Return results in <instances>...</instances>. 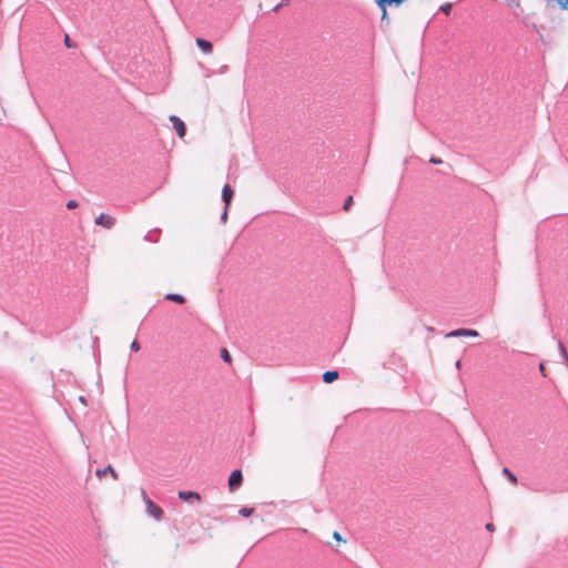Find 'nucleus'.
Instances as JSON below:
<instances>
[{
	"label": "nucleus",
	"mask_w": 568,
	"mask_h": 568,
	"mask_svg": "<svg viewBox=\"0 0 568 568\" xmlns=\"http://www.w3.org/2000/svg\"><path fill=\"white\" fill-rule=\"evenodd\" d=\"M227 212H229V206H225L224 211H223V213L221 215V222L222 223H226V221H227Z\"/></svg>",
	"instance_id": "aec40b11"
},
{
	"label": "nucleus",
	"mask_w": 568,
	"mask_h": 568,
	"mask_svg": "<svg viewBox=\"0 0 568 568\" xmlns=\"http://www.w3.org/2000/svg\"><path fill=\"white\" fill-rule=\"evenodd\" d=\"M486 529L489 530V531H493L494 530V525L493 524H487L486 525Z\"/></svg>",
	"instance_id": "393cba45"
},
{
	"label": "nucleus",
	"mask_w": 568,
	"mask_h": 568,
	"mask_svg": "<svg viewBox=\"0 0 568 568\" xmlns=\"http://www.w3.org/2000/svg\"><path fill=\"white\" fill-rule=\"evenodd\" d=\"M77 206H78V203H77L75 201H73V200H71V201H69V202L67 203V207H68L69 210L75 209Z\"/></svg>",
	"instance_id": "4be33fe9"
},
{
	"label": "nucleus",
	"mask_w": 568,
	"mask_h": 568,
	"mask_svg": "<svg viewBox=\"0 0 568 568\" xmlns=\"http://www.w3.org/2000/svg\"><path fill=\"white\" fill-rule=\"evenodd\" d=\"M221 356H222L224 362H226V363L231 362V355H230V353L225 348L222 349Z\"/></svg>",
	"instance_id": "dca6fc26"
},
{
	"label": "nucleus",
	"mask_w": 568,
	"mask_h": 568,
	"mask_svg": "<svg viewBox=\"0 0 568 568\" xmlns=\"http://www.w3.org/2000/svg\"><path fill=\"white\" fill-rule=\"evenodd\" d=\"M504 474L508 476L509 480L514 484L517 483V478L516 476L508 469V468H504Z\"/></svg>",
	"instance_id": "2eb2a0df"
},
{
	"label": "nucleus",
	"mask_w": 568,
	"mask_h": 568,
	"mask_svg": "<svg viewBox=\"0 0 568 568\" xmlns=\"http://www.w3.org/2000/svg\"><path fill=\"white\" fill-rule=\"evenodd\" d=\"M165 300H169V301H172V302H175L179 304H183L185 302L184 297L180 294H168V295H165Z\"/></svg>",
	"instance_id": "f8f14e48"
},
{
	"label": "nucleus",
	"mask_w": 568,
	"mask_h": 568,
	"mask_svg": "<svg viewBox=\"0 0 568 568\" xmlns=\"http://www.w3.org/2000/svg\"><path fill=\"white\" fill-rule=\"evenodd\" d=\"M457 336L476 337V336H478V332L475 329L459 328L456 331H452L450 333L447 334V337H457Z\"/></svg>",
	"instance_id": "423d86ee"
},
{
	"label": "nucleus",
	"mask_w": 568,
	"mask_h": 568,
	"mask_svg": "<svg viewBox=\"0 0 568 568\" xmlns=\"http://www.w3.org/2000/svg\"><path fill=\"white\" fill-rule=\"evenodd\" d=\"M65 44H67L68 47H71V44H70V40H69V37H68V36L65 37Z\"/></svg>",
	"instance_id": "cd10ccee"
},
{
	"label": "nucleus",
	"mask_w": 568,
	"mask_h": 568,
	"mask_svg": "<svg viewBox=\"0 0 568 568\" xmlns=\"http://www.w3.org/2000/svg\"><path fill=\"white\" fill-rule=\"evenodd\" d=\"M559 348H560V353H561L562 357L565 358V361H566V363L568 365V354H567L566 348L562 345V343L559 344Z\"/></svg>",
	"instance_id": "f3484780"
},
{
	"label": "nucleus",
	"mask_w": 568,
	"mask_h": 568,
	"mask_svg": "<svg viewBox=\"0 0 568 568\" xmlns=\"http://www.w3.org/2000/svg\"><path fill=\"white\" fill-rule=\"evenodd\" d=\"M406 0H375L377 7L382 10V20L388 21L387 7H399Z\"/></svg>",
	"instance_id": "f03ea898"
},
{
	"label": "nucleus",
	"mask_w": 568,
	"mask_h": 568,
	"mask_svg": "<svg viewBox=\"0 0 568 568\" xmlns=\"http://www.w3.org/2000/svg\"><path fill=\"white\" fill-rule=\"evenodd\" d=\"M179 498L184 500V501H200L201 497L195 491H190V490H181L179 491Z\"/></svg>",
	"instance_id": "0eeeda50"
},
{
	"label": "nucleus",
	"mask_w": 568,
	"mask_h": 568,
	"mask_svg": "<svg viewBox=\"0 0 568 568\" xmlns=\"http://www.w3.org/2000/svg\"><path fill=\"white\" fill-rule=\"evenodd\" d=\"M452 10V3H445L440 7V11L445 12V13H449Z\"/></svg>",
	"instance_id": "6ab92c4d"
},
{
	"label": "nucleus",
	"mask_w": 568,
	"mask_h": 568,
	"mask_svg": "<svg viewBox=\"0 0 568 568\" xmlns=\"http://www.w3.org/2000/svg\"><path fill=\"white\" fill-rule=\"evenodd\" d=\"M170 121H171L174 130L176 131L178 135L180 138H183L186 133V128H185L184 122L176 115H171Z\"/></svg>",
	"instance_id": "39448f33"
},
{
	"label": "nucleus",
	"mask_w": 568,
	"mask_h": 568,
	"mask_svg": "<svg viewBox=\"0 0 568 568\" xmlns=\"http://www.w3.org/2000/svg\"><path fill=\"white\" fill-rule=\"evenodd\" d=\"M333 537H334V539H336L338 541L342 540V537H341V535L337 531L334 532Z\"/></svg>",
	"instance_id": "b1692460"
},
{
	"label": "nucleus",
	"mask_w": 568,
	"mask_h": 568,
	"mask_svg": "<svg viewBox=\"0 0 568 568\" xmlns=\"http://www.w3.org/2000/svg\"><path fill=\"white\" fill-rule=\"evenodd\" d=\"M338 378V372L336 371H327L323 375V381L327 384L333 383Z\"/></svg>",
	"instance_id": "9d476101"
},
{
	"label": "nucleus",
	"mask_w": 568,
	"mask_h": 568,
	"mask_svg": "<svg viewBox=\"0 0 568 568\" xmlns=\"http://www.w3.org/2000/svg\"><path fill=\"white\" fill-rule=\"evenodd\" d=\"M159 231H151L145 235V240L150 242H158Z\"/></svg>",
	"instance_id": "ddd939ff"
},
{
	"label": "nucleus",
	"mask_w": 568,
	"mask_h": 568,
	"mask_svg": "<svg viewBox=\"0 0 568 568\" xmlns=\"http://www.w3.org/2000/svg\"><path fill=\"white\" fill-rule=\"evenodd\" d=\"M353 204V197L352 196H348L344 203V210L345 211H348L351 205Z\"/></svg>",
	"instance_id": "a211bd4d"
},
{
	"label": "nucleus",
	"mask_w": 568,
	"mask_h": 568,
	"mask_svg": "<svg viewBox=\"0 0 568 568\" xmlns=\"http://www.w3.org/2000/svg\"><path fill=\"white\" fill-rule=\"evenodd\" d=\"M455 366H456V368H457V369H459V368H460V366H462L460 361H457V362H456V364H455Z\"/></svg>",
	"instance_id": "bb28decb"
},
{
	"label": "nucleus",
	"mask_w": 568,
	"mask_h": 568,
	"mask_svg": "<svg viewBox=\"0 0 568 568\" xmlns=\"http://www.w3.org/2000/svg\"><path fill=\"white\" fill-rule=\"evenodd\" d=\"M539 371L541 372V374H545V365L542 363L539 364Z\"/></svg>",
	"instance_id": "a878e982"
},
{
	"label": "nucleus",
	"mask_w": 568,
	"mask_h": 568,
	"mask_svg": "<svg viewBox=\"0 0 568 568\" xmlns=\"http://www.w3.org/2000/svg\"><path fill=\"white\" fill-rule=\"evenodd\" d=\"M253 513V508L242 507L239 514L244 517H248Z\"/></svg>",
	"instance_id": "4468645a"
},
{
	"label": "nucleus",
	"mask_w": 568,
	"mask_h": 568,
	"mask_svg": "<svg viewBox=\"0 0 568 568\" xmlns=\"http://www.w3.org/2000/svg\"><path fill=\"white\" fill-rule=\"evenodd\" d=\"M233 194H234V192H233L232 187L229 184L224 185V187L222 190V200L225 203V206H230Z\"/></svg>",
	"instance_id": "6e6552de"
},
{
	"label": "nucleus",
	"mask_w": 568,
	"mask_h": 568,
	"mask_svg": "<svg viewBox=\"0 0 568 568\" xmlns=\"http://www.w3.org/2000/svg\"><path fill=\"white\" fill-rule=\"evenodd\" d=\"M95 474L100 478L104 477L106 474H111L114 479L118 478V474L115 473V470L111 466H108L104 469H98Z\"/></svg>",
	"instance_id": "9b49d317"
},
{
	"label": "nucleus",
	"mask_w": 568,
	"mask_h": 568,
	"mask_svg": "<svg viewBox=\"0 0 568 568\" xmlns=\"http://www.w3.org/2000/svg\"><path fill=\"white\" fill-rule=\"evenodd\" d=\"M130 348H131V351H132V352H138V351L140 349V344L138 343V341H135V339H134V341L131 343Z\"/></svg>",
	"instance_id": "412c9836"
},
{
	"label": "nucleus",
	"mask_w": 568,
	"mask_h": 568,
	"mask_svg": "<svg viewBox=\"0 0 568 568\" xmlns=\"http://www.w3.org/2000/svg\"><path fill=\"white\" fill-rule=\"evenodd\" d=\"M95 224L110 230L115 225V219L102 213L95 219Z\"/></svg>",
	"instance_id": "20e7f679"
},
{
	"label": "nucleus",
	"mask_w": 568,
	"mask_h": 568,
	"mask_svg": "<svg viewBox=\"0 0 568 568\" xmlns=\"http://www.w3.org/2000/svg\"><path fill=\"white\" fill-rule=\"evenodd\" d=\"M196 44L197 47L206 54H210L212 53V50H213V47H212V43L207 40H204V39H201V38H197L196 39Z\"/></svg>",
	"instance_id": "1a4fd4ad"
},
{
	"label": "nucleus",
	"mask_w": 568,
	"mask_h": 568,
	"mask_svg": "<svg viewBox=\"0 0 568 568\" xmlns=\"http://www.w3.org/2000/svg\"><path fill=\"white\" fill-rule=\"evenodd\" d=\"M430 163H433V164H440V163H442V160H440V159H438V158H432V159H430Z\"/></svg>",
	"instance_id": "5701e85b"
},
{
	"label": "nucleus",
	"mask_w": 568,
	"mask_h": 568,
	"mask_svg": "<svg viewBox=\"0 0 568 568\" xmlns=\"http://www.w3.org/2000/svg\"><path fill=\"white\" fill-rule=\"evenodd\" d=\"M242 480H243V476H242L241 470L236 469V470L232 471L230 475V478H229L230 490L234 491L235 489H237L241 486Z\"/></svg>",
	"instance_id": "7ed1b4c3"
},
{
	"label": "nucleus",
	"mask_w": 568,
	"mask_h": 568,
	"mask_svg": "<svg viewBox=\"0 0 568 568\" xmlns=\"http://www.w3.org/2000/svg\"><path fill=\"white\" fill-rule=\"evenodd\" d=\"M141 496L146 505V513L156 520H160L162 518L163 510L148 497L145 490H141Z\"/></svg>",
	"instance_id": "f257e3e1"
}]
</instances>
